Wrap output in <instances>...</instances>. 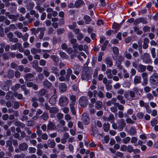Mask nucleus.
Segmentation results:
<instances>
[{
    "label": "nucleus",
    "mask_w": 158,
    "mask_h": 158,
    "mask_svg": "<svg viewBox=\"0 0 158 158\" xmlns=\"http://www.w3.org/2000/svg\"><path fill=\"white\" fill-rule=\"evenodd\" d=\"M31 53L34 54L36 53H40V49H36L34 48H32L31 50Z\"/></svg>",
    "instance_id": "36"
},
{
    "label": "nucleus",
    "mask_w": 158,
    "mask_h": 158,
    "mask_svg": "<svg viewBox=\"0 0 158 158\" xmlns=\"http://www.w3.org/2000/svg\"><path fill=\"white\" fill-rule=\"evenodd\" d=\"M84 19L85 21V23L86 24H88L91 21V19L90 17L88 15L85 16Z\"/></svg>",
    "instance_id": "26"
},
{
    "label": "nucleus",
    "mask_w": 158,
    "mask_h": 158,
    "mask_svg": "<svg viewBox=\"0 0 158 158\" xmlns=\"http://www.w3.org/2000/svg\"><path fill=\"white\" fill-rule=\"evenodd\" d=\"M40 117L43 120H46L48 117V113L46 112L44 113Z\"/></svg>",
    "instance_id": "30"
},
{
    "label": "nucleus",
    "mask_w": 158,
    "mask_h": 158,
    "mask_svg": "<svg viewBox=\"0 0 158 158\" xmlns=\"http://www.w3.org/2000/svg\"><path fill=\"white\" fill-rule=\"evenodd\" d=\"M92 71L91 68L84 67L83 68L81 78L82 80L88 81L91 78Z\"/></svg>",
    "instance_id": "1"
},
{
    "label": "nucleus",
    "mask_w": 158,
    "mask_h": 158,
    "mask_svg": "<svg viewBox=\"0 0 158 158\" xmlns=\"http://www.w3.org/2000/svg\"><path fill=\"white\" fill-rule=\"evenodd\" d=\"M141 81V77L138 76H135L134 78V83L135 85L138 84Z\"/></svg>",
    "instance_id": "22"
},
{
    "label": "nucleus",
    "mask_w": 158,
    "mask_h": 158,
    "mask_svg": "<svg viewBox=\"0 0 158 158\" xmlns=\"http://www.w3.org/2000/svg\"><path fill=\"white\" fill-rule=\"evenodd\" d=\"M55 126V124L51 122H49V123L47 125V130H52L54 129Z\"/></svg>",
    "instance_id": "19"
},
{
    "label": "nucleus",
    "mask_w": 158,
    "mask_h": 158,
    "mask_svg": "<svg viewBox=\"0 0 158 158\" xmlns=\"http://www.w3.org/2000/svg\"><path fill=\"white\" fill-rule=\"evenodd\" d=\"M151 125L152 126H155L157 124V121L156 119H154L153 120H152L151 122Z\"/></svg>",
    "instance_id": "60"
},
{
    "label": "nucleus",
    "mask_w": 158,
    "mask_h": 158,
    "mask_svg": "<svg viewBox=\"0 0 158 158\" xmlns=\"http://www.w3.org/2000/svg\"><path fill=\"white\" fill-rule=\"evenodd\" d=\"M37 101V99L35 98H33L31 99L32 102H33L32 106L34 107H36L38 106V103L35 102Z\"/></svg>",
    "instance_id": "33"
},
{
    "label": "nucleus",
    "mask_w": 158,
    "mask_h": 158,
    "mask_svg": "<svg viewBox=\"0 0 158 158\" xmlns=\"http://www.w3.org/2000/svg\"><path fill=\"white\" fill-rule=\"evenodd\" d=\"M46 93V90L44 89H42L40 91L39 94L40 95L43 96L45 95Z\"/></svg>",
    "instance_id": "62"
},
{
    "label": "nucleus",
    "mask_w": 158,
    "mask_h": 158,
    "mask_svg": "<svg viewBox=\"0 0 158 158\" xmlns=\"http://www.w3.org/2000/svg\"><path fill=\"white\" fill-rule=\"evenodd\" d=\"M25 155L24 154H21L20 155L17 154L14 156L15 158H24Z\"/></svg>",
    "instance_id": "47"
},
{
    "label": "nucleus",
    "mask_w": 158,
    "mask_h": 158,
    "mask_svg": "<svg viewBox=\"0 0 158 158\" xmlns=\"http://www.w3.org/2000/svg\"><path fill=\"white\" fill-rule=\"evenodd\" d=\"M111 71L110 69H107L106 72V74L107 75V77L108 78L111 79L113 77V75L111 74Z\"/></svg>",
    "instance_id": "27"
},
{
    "label": "nucleus",
    "mask_w": 158,
    "mask_h": 158,
    "mask_svg": "<svg viewBox=\"0 0 158 158\" xmlns=\"http://www.w3.org/2000/svg\"><path fill=\"white\" fill-rule=\"evenodd\" d=\"M114 118L113 114H110L108 118V121L111 123H112L114 121Z\"/></svg>",
    "instance_id": "43"
},
{
    "label": "nucleus",
    "mask_w": 158,
    "mask_h": 158,
    "mask_svg": "<svg viewBox=\"0 0 158 158\" xmlns=\"http://www.w3.org/2000/svg\"><path fill=\"white\" fill-rule=\"evenodd\" d=\"M59 54L60 58L62 59L66 60L68 59L69 58V56L66 54L62 51H59Z\"/></svg>",
    "instance_id": "12"
},
{
    "label": "nucleus",
    "mask_w": 158,
    "mask_h": 158,
    "mask_svg": "<svg viewBox=\"0 0 158 158\" xmlns=\"http://www.w3.org/2000/svg\"><path fill=\"white\" fill-rule=\"evenodd\" d=\"M28 35H29L27 33H26L24 35H22V37H21L22 40L23 41H27L28 39Z\"/></svg>",
    "instance_id": "49"
},
{
    "label": "nucleus",
    "mask_w": 158,
    "mask_h": 158,
    "mask_svg": "<svg viewBox=\"0 0 158 158\" xmlns=\"http://www.w3.org/2000/svg\"><path fill=\"white\" fill-rule=\"evenodd\" d=\"M57 95L56 94H54L50 99L49 100V103L51 104H54L56 102V99L57 98Z\"/></svg>",
    "instance_id": "15"
},
{
    "label": "nucleus",
    "mask_w": 158,
    "mask_h": 158,
    "mask_svg": "<svg viewBox=\"0 0 158 158\" xmlns=\"http://www.w3.org/2000/svg\"><path fill=\"white\" fill-rule=\"evenodd\" d=\"M84 3L82 0H78L75 3L74 5L76 7H80Z\"/></svg>",
    "instance_id": "23"
},
{
    "label": "nucleus",
    "mask_w": 158,
    "mask_h": 158,
    "mask_svg": "<svg viewBox=\"0 0 158 158\" xmlns=\"http://www.w3.org/2000/svg\"><path fill=\"white\" fill-rule=\"evenodd\" d=\"M74 105H73V104H70V108L71 109V111L73 115H75L76 114V112L75 110V109L74 108Z\"/></svg>",
    "instance_id": "35"
},
{
    "label": "nucleus",
    "mask_w": 158,
    "mask_h": 158,
    "mask_svg": "<svg viewBox=\"0 0 158 158\" xmlns=\"http://www.w3.org/2000/svg\"><path fill=\"white\" fill-rule=\"evenodd\" d=\"M88 99L86 97L82 96L80 97L79 100L80 105L83 107H85L88 103Z\"/></svg>",
    "instance_id": "3"
},
{
    "label": "nucleus",
    "mask_w": 158,
    "mask_h": 158,
    "mask_svg": "<svg viewBox=\"0 0 158 158\" xmlns=\"http://www.w3.org/2000/svg\"><path fill=\"white\" fill-rule=\"evenodd\" d=\"M28 147V145L25 142L20 144L19 146V149L21 151H25L26 150Z\"/></svg>",
    "instance_id": "8"
},
{
    "label": "nucleus",
    "mask_w": 158,
    "mask_h": 158,
    "mask_svg": "<svg viewBox=\"0 0 158 158\" xmlns=\"http://www.w3.org/2000/svg\"><path fill=\"white\" fill-rule=\"evenodd\" d=\"M123 97L121 95H118L117 96V99L119 101L120 103L122 104H124L125 101L123 99Z\"/></svg>",
    "instance_id": "25"
},
{
    "label": "nucleus",
    "mask_w": 158,
    "mask_h": 158,
    "mask_svg": "<svg viewBox=\"0 0 158 158\" xmlns=\"http://www.w3.org/2000/svg\"><path fill=\"white\" fill-rule=\"evenodd\" d=\"M29 153H35L36 151L35 148L32 147H29L28 148Z\"/></svg>",
    "instance_id": "44"
},
{
    "label": "nucleus",
    "mask_w": 158,
    "mask_h": 158,
    "mask_svg": "<svg viewBox=\"0 0 158 158\" xmlns=\"http://www.w3.org/2000/svg\"><path fill=\"white\" fill-rule=\"evenodd\" d=\"M150 81L151 84L157 85L158 84V74L153 73L150 77Z\"/></svg>",
    "instance_id": "2"
},
{
    "label": "nucleus",
    "mask_w": 158,
    "mask_h": 158,
    "mask_svg": "<svg viewBox=\"0 0 158 158\" xmlns=\"http://www.w3.org/2000/svg\"><path fill=\"white\" fill-rule=\"evenodd\" d=\"M70 99L72 101V102L71 104L75 105V101L76 100V97L74 95H72L70 97Z\"/></svg>",
    "instance_id": "37"
},
{
    "label": "nucleus",
    "mask_w": 158,
    "mask_h": 158,
    "mask_svg": "<svg viewBox=\"0 0 158 158\" xmlns=\"http://www.w3.org/2000/svg\"><path fill=\"white\" fill-rule=\"evenodd\" d=\"M123 60V57L121 56H120L117 61L116 62V65L119 68V69H121L122 68V66L120 65L121 62Z\"/></svg>",
    "instance_id": "11"
},
{
    "label": "nucleus",
    "mask_w": 158,
    "mask_h": 158,
    "mask_svg": "<svg viewBox=\"0 0 158 158\" xmlns=\"http://www.w3.org/2000/svg\"><path fill=\"white\" fill-rule=\"evenodd\" d=\"M127 149V146L124 145H123L121 147L120 150L122 151H126Z\"/></svg>",
    "instance_id": "57"
},
{
    "label": "nucleus",
    "mask_w": 158,
    "mask_h": 158,
    "mask_svg": "<svg viewBox=\"0 0 158 158\" xmlns=\"http://www.w3.org/2000/svg\"><path fill=\"white\" fill-rule=\"evenodd\" d=\"M81 120L85 125H87L89 123V119L86 113H83L81 115Z\"/></svg>",
    "instance_id": "5"
},
{
    "label": "nucleus",
    "mask_w": 158,
    "mask_h": 158,
    "mask_svg": "<svg viewBox=\"0 0 158 158\" xmlns=\"http://www.w3.org/2000/svg\"><path fill=\"white\" fill-rule=\"evenodd\" d=\"M14 34L16 35L19 38H20L22 37V34L18 31H16L14 32Z\"/></svg>",
    "instance_id": "54"
},
{
    "label": "nucleus",
    "mask_w": 158,
    "mask_h": 158,
    "mask_svg": "<svg viewBox=\"0 0 158 158\" xmlns=\"http://www.w3.org/2000/svg\"><path fill=\"white\" fill-rule=\"evenodd\" d=\"M114 106L118 107V109L120 110H123L124 109V107L121 105L119 104V103H116Z\"/></svg>",
    "instance_id": "45"
},
{
    "label": "nucleus",
    "mask_w": 158,
    "mask_h": 158,
    "mask_svg": "<svg viewBox=\"0 0 158 158\" xmlns=\"http://www.w3.org/2000/svg\"><path fill=\"white\" fill-rule=\"evenodd\" d=\"M103 55V53L101 52L99 53V55L98 56V61H101L102 59V56Z\"/></svg>",
    "instance_id": "58"
},
{
    "label": "nucleus",
    "mask_w": 158,
    "mask_h": 158,
    "mask_svg": "<svg viewBox=\"0 0 158 158\" xmlns=\"http://www.w3.org/2000/svg\"><path fill=\"white\" fill-rule=\"evenodd\" d=\"M51 57L55 62H57L58 61V57L56 55H52Z\"/></svg>",
    "instance_id": "51"
},
{
    "label": "nucleus",
    "mask_w": 158,
    "mask_h": 158,
    "mask_svg": "<svg viewBox=\"0 0 158 158\" xmlns=\"http://www.w3.org/2000/svg\"><path fill=\"white\" fill-rule=\"evenodd\" d=\"M102 105V102L100 101H97L95 103L96 107L98 110L100 109Z\"/></svg>",
    "instance_id": "28"
},
{
    "label": "nucleus",
    "mask_w": 158,
    "mask_h": 158,
    "mask_svg": "<svg viewBox=\"0 0 158 158\" xmlns=\"http://www.w3.org/2000/svg\"><path fill=\"white\" fill-rule=\"evenodd\" d=\"M59 89L61 92H65L67 89L66 85L64 83H61L59 85Z\"/></svg>",
    "instance_id": "13"
},
{
    "label": "nucleus",
    "mask_w": 158,
    "mask_h": 158,
    "mask_svg": "<svg viewBox=\"0 0 158 158\" xmlns=\"http://www.w3.org/2000/svg\"><path fill=\"white\" fill-rule=\"evenodd\" d=\"M34 6V4L33 2H30L26 6L27 9L30 10L32 9Z\"/></svg>",
    "instance_id": "38"
},
{
    "label": "nucleus",
    "mask_w": 158,
    "mask_h": 158,
    "mask_svg": "<svg viewBox=\"0 0 158 158\" xmlns=\"http://www.w3.org/2000/svg\"><path fill=\"white\" fill-rule=\"evenodd\" d=\"M72 73V70L70 69H68L67 70L66 78L67 79H69L70 75Z\"/></svg>",
    "instance_id": "31"
},
{
    "label": "nucleus",
    "mask_w": 158,
    "mask_h": 158,
    "mask_svg": "<svg viewBox=\"0 0 158 158\" xmlns=\"http://www.w3.org/2000/svg\"><path fill=\"white\" fill-rule=\"evenodd\" d=\"M140 23H141L140 18L135 19L134 22V24L135 25H137Z\"/></svg>",
    "instance_id": "61"
},
{
    "label": "nucleus",
    "mask_w": 158,
    "mask_h": 158,
    "mask_svg": "<svg viewBox=\"0 0 158 158\" xmlns=\"http://www.w3.org/2000/svg\"><path fill=\"white\" fill-rule=\"evenodd\" d=\"M64 118L66 121H69L71 119V117L69 114H67L65 115Z\"/></svg>",
    "instance_id": "64"
},
{
    "label": "nucleus",
    "mask_w": 158,
    "mask_h": 158,
    "mask_svg": "<svg viewBox=\"0 0 158 158\" xmlns=\"http://www.w3.org/2000/svg\"><path fill=\"white\" fill-rule=\"evenodd\" d=\"M6 15L8 16L9 19H12L14 20H16L17 17L16 16L14 15H10L9 12H7L6 13Z\"/></svg>",
    "instance_id": "21"
},
{
    "label": "nucleus",
    "mask_w": 158,
    "mask_h": 158,
    "mask_svg": "<svg viewBox=\"0 0 158 158\" xmlns=\"http://www.w3.org/2000/svg\"><path fill=\"white\" fill-rule=\"evenodd\" d=\"M147 97L149 101L153 100V97L151 93H148L147 94Z\"/></svg>",
    "instance_id": "56"
},
{
    "label": "nucleus",
    "mask_w": 158,
    "mask_h": 158,
    "mask_svg": "<svg viewBox=\"0 0 158 158\" xmlns=\"http://www.w3.org/2000/svg\"><path fill=\"white\" fill-rule=\"evenodd\" d=\"M14 95L15 97H17L19 99H21L22 98L23 95L21 94H18L17 92H15L14 93Z\"/></svg>",
    "instance_id": "46"
},
{
    "label": "nucleus",
    "mask_w": 158,
    "mask_h": 158,
    "mask_svg": "<svg viewBox=\"0 0 158 158\" xmlns=\"http://www.w3.org/2000/svg\"><path fill=\"white\" fill-rule=\"evenodd\" d=\"M65 51L69 54H71L72 53H73V50L70 48H67V49L65 50Z\"/></svg>",
    "instance_id": "52"
},
{
    "label": "nucleus",
    "mask_w": 158,
    "mask_h": 158,
    "mask_svg": "<svg viewBox=\"0 0 158 158\" xmlns=\"http://www.w3.org/2000/svg\"><path fill=\"white\" fill-rule=\"evenodd\" d=\"M59 80L60 81H68L69 79H67L66 75L65 76L63 75H61L59 78Z\"/></svg>",
    "instance_id": "39"
},
{
    "label": "nucleus",
    "mask_w": 158,
    "mask_h": 158,
    "mask_svg": "<svg viewBox=\"0 0 158 158\" xmlns=\"http://www.w3.org/2000/svg\"><path fill=\"white\" fill-rule=\"evenodd\" d=\"M83 38V35L81 33H79L77 34V38L78 40H80Z\"/></svg>",
    "instance_id": "55"
},
{
    "label": "nucleus",
    "mask_w": 158,
    "mask_h": 158,
    "mask_svg": "<svg viewBox=\"0 0 158 158\" xmlns=\"http://www.w3.org/2000/svg\"><path fill=\"white\" fill-rule=\"evenodd\" d=\"M127 150L129 152H131L134 151L133 147L130 145H128V146L127 147Z\"/></svg>",
    "instance_id": "48"
},
{
    "label": "nucleus",
    "mask_w": 158,
    "mask_h": 158,
    "mask_svg": "<svg viewBox=\"0 0 158 158\" xmlns=\"http://www.w3.org/2000/svg\"><path fill=\"white\" fill-rule=\"evenodd\" d=\"M146 66L143 65L141 64H139L138 65V68L137 70L139 72H143L146 69Z\"/></svg>",
    "instance_id": "18"
},
{
    "label": "nucleus",
    "mask_w": 158,
    "mask_h": 158,
    "mask_svg": "<svg viewBox=\"0 0 158 158\" xmlns=\"http://www.w3.org/2000/svg\"><path fill=\"white\" fill-rule=\"evenodd\" d=\"M33 75L31 73H27L25 76V79L27 81L32 80L33 79Z\"/></svg>",
    "instance_id": "16"
},
{
    "label": "nucleus",
    "mask_w": 158,
    "mask_h": 158,
    "mask_svg": "<svg viewBox=\"0 0 158 158\" xmlns=\"http://www.w3.org/2000/svg\"><path fill=\"white\" fill-rule=\"evenodd\" d=\"M58 111V110L56 107L51 108L49 110V112L51 114L56 113Z\"/></svg>",
    "instance_id": "29"
},
{
    "label": "nucleus",
    "mask_w": 158,
    "mask_h": 158,
    "mask_svg": "<svg viewBox=\"0 0 158 158\" xmlns=\"http://www.w3.org/2000/svg\"><path fill=\"white\" fill-rule=\"evenodd\" d=\"M73 52L75 55L78 53L77 48L79 51L83 50V47L82 45H78L77 44H76L73 45Z\"/></svg>",
    "instance_id": "4"
},
{
    "label": "nucleus",
    "mask_w": 158,
    "mask_h": 158,
    "mask_svg": "<svg viewBox=\"0 0 158 158\" xmlns=\"http://www.w3.org/2000/svg\"><path fill=\"white\" fill-rule=\"evenodd\" d=\"M130 140V137L129 136H127L123 139L122 140V142L123 143L127 144L129 143Z\"/></svg>",
    "instance_id": "32"
},
{
    "label": "nucleus",
    "mask_w": 158,
    "mask_h": 158,
    "mask_svg": "<svg viewBox=\"0 0 158 158\" xmlns=\"http://www.w3.org/2000/svg\"><path fill=\"white\" fill-rule=\"evenodd\" d=\"M105 62L107 65H108L110 67L113 65L111 59L109 58H107L105 59Z\"/></svg>",
    "instance_id": "24"
},
{
    "label": "nucleus",
    "mask_w": 158,
    "mask_h": 158,
    "mask_svg": "<svg viewBox=\"0 0 158 158\" xmlns=\"http://www.w3.org/2000/svg\"><path fill=\"white\" fill-rule=\"evenodd\" d=\"M51 72L54 73L56 77L59 76V71L58 70L56 67H53L51 69Z\"/></svg>",
    "instance_id": "20"
},
{
    "label": "nucleus",
    "mask_w": 158,
    "mask_h": 158,
    "mask_svg": "<svg viewBox=\"0 0 158 158\" xmlns=\"http://www.w3.org/2000/svg\"><path fill=\"white\" fill-rule=\"evenodd\" d=\"M129 94L130 98L132 99V100L134 99L135 96V92L133 91H131L129 92Z\"/></svg>",
    "instance_id": "42"
},
{
    "label": "nucleus",
    "mask_w": 158,
    "mask_h": 158,
    "mask_svg": "<svg viewBox=\"0 0 158 158\" xmlns=\"http://www.w3.org/2000/svg\"><path fill=\"white\" fill-rule=\"evenodd\" d=\"M120 123H118V129L119 131H121L123 128L125 126L126 123L124 120L123 119H121L120 120Z\"/></svg>",
    "instance_id": "10"
},
{
    "label": "nucleus",
    "mask_w": 158,
    "mask_h": 158,
    "mask_svg": "<svg viewBox=\"0 0 158 158\" xmlns=\"http://www.w3.org/2000/svg\"><path fill=\"white\" fill-rule=\"evenodd\" d=\"M44 85L45 87L48 88L50 86L51 84L48 80H45L43 82Z\"/></svg>",
    "instance_id": "34"
},
{
    "label": "nucleus",
    "mask_w": 158,
    "mask_h": 158,
    "mask_svg": "<svg viewBox=\"0 0 158 158\" xmlns=\"http://www.w3.org/2000/svg\"><path fill=\"white\" fill-rule=\"evenodd\" d=\"M113 51L115 55L118 54L119 52L118 48L116 47H115L113 48Z\"/></svg>",
    "instance_id": "50"
},
{
    "label": "nucleus",
    "mask_w": 158,
    "mask_h": 158,
    "mask_svg": "<svg viewBox=\"0 0 158 158\" xmlns=\"http://www.w3.org/2000/svg\"><path fill=\"white\" fill-rule=\"evenodd\" d=\"M142 75L143 79L142 85H145L148 83L147 74L146 73L144 72L142 73Z\"/></svg>",
    "instance_id": "9"
},
{
    "label": "nucleus",
    "mask_w": 158,
    "mask_h": 158,
    "mask_svg": "<svg viewBox=\"0 0 158 158\" xmlns=\"http://www.w3.org/2000/svg\"><path fill=\"white\" fill-rule=\"evenodd\" d=\"M143 61L146 64H148L151 62V60L149 58V54L148 53H145L142 57Z\"/></svg>",
    "instance_id": "7"
},
{
    "label": "nucleus",
    "mask_w": 158,
    "mask_h": 158,
    "mask_svg": "<svg viewBox=\"0 0 158 158\" xmlns=\"http://www.w3.org/2000/svg\"><path fill=\"white\" fill-rule=\"evenodd\" d=\"M48 145L50 148H54L56 145V143L54 140L48 139Z\"/></svg>",
    "instance_id": "17"
},
{
    "label": "nucleus",
    "mask_w": 158,
    "mask_h": 158,
    "mask_svg": "<svg viewBox=\"0 0 158 158\" xmlns=\"http://www.w3.org/2000/svg\"><path fill=\"white\" fill-rule=\"evenodd\" d=\"M131 140V143H135L137 140V138L135 137H133Z\"/></svg>",
    "instance_id": "63"
},
{
    "label": "nucleus",
    "mask_w": 158,
    "mask_h": 158,
    "mask_svg": "<svg viewBox=\"0 0 158 158\" xmlns=\"http://www.w3.org/2000/svg\"><path fill=\"white\" fill-rule=\"evenodd\" d=\"M97 93V92L96 90H94L93 91V93L90 91H89L87 92V95L90 98L92 97L93 96L95 97Z\"/></svg>",
    "instance_id": "14"
},
{
    "label": "nucleus",
    "mask_w": 158,
    "mask_h": 158,
    "mask_svg": "<svg viewBox=\"0 0 158 158\" xmlns=\"http://www.w3.org/2000/svg\"><path fill=\"white\" fill-rule=\"evenodd\" d=\"M103 129L105 132H107L110 129V125L108 124H105L103 126Z\"/></svg>",
    "instance_id": "40"
},
{
    "label": "nucleus",
    "mask_w": 158,
    "mask_h": 158,
    "mask_svg": "<svg viewBox=\"0 0 158 158\" xmlns=\"http://www.w3.org/2000/svg\"><path fill=\"white\" fill-rule=\"evenodd\" d=\"M13 35L12 33L10 32L7 34V37L9 39V40L10 41L13 38Z\"/></svg>",
    "instance_id": "59"
},
{
    "label": "nucleus",
    "mask_w": 158,
    "mask_h": 158,
    "mask_svg": "<svg viewBox=\"0 0 158 158\" xmlns=\"http://www.w3.org/2000/svg\"><path fill=\"white\" fill-rule=\"evenodd\" d=\"M151 53L153 58H155L156 57V51L155 48H152L151 50Z\"/></svg>",
    "instance_id": "53"
},
{
    "label": "nucleus",
    "mask_w": 158,
    "mask_h": 158,
    "mask_svg": "<svg viewBox=\"0 0 158 158\" xmlns=\"http://www.w3.org/2000/svg\"><path fill=\"white\" fill-rule=\"evenodd\" d=\"M59 103L60 105H66L68 103V99L65 96L61 97L59 99Z\"/></svg>",
    "instance_id": "6"
},
{
    "label": "nucleus",
    "mask_w": 158,
    "mask_h": 158,
    "mask_svg": "<svg viewBox=\"0 0 158 158\" xmlns=\"http://www.w3.org/2000/svg\"><path fill=\"white\" fill-rule=\"evenodd\" d=\"M38 3H39L38 2L37 3V5L36 6V8L39 12H41L44 10V9L43 7H41L38 4Z\"/></svg>",
    "instance_id": "41"
}]
</instances>
